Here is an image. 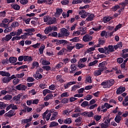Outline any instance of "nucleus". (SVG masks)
<instances>
[{"mask_svg": "<svg viewBox=\"0 0 128 128\" xmlns=\"http://www.w3.org/2000/svg\"><path fill=\"white\" fill-rule=\"evenodd\" d=\"M52 91L48 90V89H45L42 90V94L44 96H46L47 94H52Z\"/></svg>", "mask_w": 128, "mask_h": 128, "instance_id": "cd10ccee", "label": "nucleus"}, {"mask_svg": "<svg viewBox=\"0 0 128 128\" xmlns=\"http://www.w3.org/2000/svg\"><path fill=\"white\" fill-rule=\"evenodd\" d=\"M16 76H17L18 78H24V72H22L20 74H16Z\"/></svg>", "mask_w": 128, "mask_h": 128, "instance_id": "0e129e2a", "label": "nucleus"}, {"mask_svg": "<svg viewBox=\"0 0 128 128\" xmlns=\"http://www.w3.org/2000/svg\"><path fill=\"white\" fill-rule=\"evenodd\" d=\"M59 38H62V36H70V32L68 30L62 28L61 29V32L58 34Z\"/></svg>", "mask_w": 128, "mask_h": 128, "instance_id": "f03ea898", "label": "nucleus"}, {"mask_svg": "<svg viewBox=\"0 0 128 128\" xmlns=\"http://www.w3.org/2000/svg\"><path fill=\"white\" fill-rule=\"evenodd\" d=\"M62 13V9L60 8H57L56 9V12L55 14V16L56 18H58L60 14Z\"/></svg>", "mask_w": 128, "mask_h": 128, "instance_id": "9b49d317", "label": "nucleus"}, {"mask_svg": "<svg viewBox=\"0 0 128 128\" xmlns=\"http://www.w3.org/2000/svg\"><path fill=\"white\" fill-rule=\"evenodd\" d=\"M46 48V46H44V44H42L40 46V47L39 48V52L40 54H44V48Z\"/></svg>", "mask_w": 128, "mask_h": 128, "instance_id": "7c9ffc66", "label": "nucleus"}, {"mask_svg": "<svg viewBox=\"0 0 128 128\" xmlns=\"http://www.w3.org/2000/svg\"><path fill=\"white\" fill-rule=\"evenodd\" d=\"M78 88H80V86L78 85H74L72 88V90L76 91V90H78Z\"/></svg>", "mask_w": 128, "mask_h": 128, "instance_id": "69168bd1", "label": "nucleus"}, {"mask_svg": "<svg viewBox=\"0 0 128 128\" xmlns=\"http://www.w3.org/2000/svg\"><path fill=\"white\" fill-rule=\"evenodd\" d=\"M62 66H64V63L60 62L56 65L55 68H57V70H58V68H62Z\"/></svg>", "mask_w": 128, "mask_h": 128, "instance_id": "c03bdc74", "label": "nucleus"}, {"mask_svg": "<svg viewBox=\"0 0 128 128\" xmlns=\"http://www.w3.org/2000/svg\"><path fill=\"white\" fill-rule=\"evenodd\" d=\"M54 98V94H50L48 95H46V96L44 98V102H48V100H52V98Z\"/></svg>", "mask_w": 128, "mask_h": 128, "instance_id": "4468645a", "label": "nucleus"}, {"mask_svg": "<svg viewBox=\"0 0 128 128\" xmlns=\"http://www.w3.org/2000/svg\"><path fill=\"white\" fill-rule=\"evenodd\" d=\"M33 76L36 78V80H42V75L40 73L36 72L35 74L33 75Z\"/></svg>", "mask_w": 128, "mask_h": 128, "instance_id": "ddd939ff", "label": "nucleus"}, {"mask_svg": "<svg viewBox=\"0 0 128 128\" xmlns=\"http://www.w3.org/2000/svg\"><path fill=\"white\" fill-rule=\"evenodd\" d=\"M121 6H122V10H124V6L128 4V0H125L122 3L120 4Z\"/></svg>", "mask_w": 128, "mask_h": 128, "instance_id": "de8ad7c7", "label": "nucleus"}, {"mask_svg": "<svg viewBox=\"0 0 128 128\" xmlns=\"http://www.w3.org/2000/svg\"><path fill=\"white\" fill-rule=\"evenodd\" d=\"M18 22H14L12 23L11 26L12 28H16V26H18Z\"/></svg>", "mask_w": 128, "mask_h": 128, "instance_id": "338daca9", "label": "nucleus"}, {"mask_svg": "<svg viewBox=\"0 0 128 128\" xmlns=\"http://www.w3.org/2000/svg\"><path fill=\"white\" fill-rule=\"evenodd\" d=\"M0 76H10V74L4 71H0Z\"/></svg>", "mask_w": 128, "mask_h": 128, "instance_id": "412c9836", "label": "nucleus"}, {"mask_svg": "<svg viewBox=\"0 0 128 128\" xmlns=\"http://www.w3.org/2000/svg\"><path fill=\"white\" fill-rule=\"evenodd\" d=\"M32 117H30L29 118L23 119L21 120V123L22 124H28V122H32Z\"/></svg>", "mask_w": 128, "mask_h": 128, "instance_id": "f3484780", "label": "nucleus"}, {"mask_svg": "<svg viewBox=\"0 0 128 128\" xmlns=\"http://www.w3.org/2000/svg\"><path fill=\"white\" fill-rule=\"evenodd\" d=\"M40 64L38 62H34L32 64V66L31 67L32 70H34V68H38Z\"/></svg>", "mask_w": 128, "mask_h": 128, "instance_id": "c85d7f7f", "label": "nucleus"}, {"mask_svg": "<svg viewBox=\"0 0 128 128\" xmlns=\"http://www.w3.org/2000/svg\"><path fill=\"white\" fill-rule=\"evenodd\" d=\"M48 112H49L48 114H52V112H54V109H52L50 110H46L42 115L43 120H46V116L48 114Z\"/></svg>", "mask_w": 128, "mask_h": 128, "instance_id": "1a4fd4ad", "label": "nucleus"}, {"mask_svg": "<svg viewBox=\"0 0 128 128\" xmlns=\"http://www.w3.org/2000/svg\"><path fill=\"white\" fill-rule=\"evenodd\" d=\"M126 90V88L124 87L120 86L117 89L116 93L117 94H122Z\"/></svg>", "mask_w": 128, "mask_h": 128, "instance_id": "9d476101", "label": "nucleus"}, {"mask_svg": "<svg viewBox=\"0 0 128 128\" xmlns=\"http://www.w3.org/2000/svg\"><path fill=\"white\" fill-rule=\"evenodd\" d=\"M114 84V80L111 79L109 80L103 82L101 83V86H103L104 88H110Z\"/></svg>", "mask_w": 128, "mask_h": 128, "instance_id": "f257e3e1", "label": "nucleus"}, {"mask_svg": "<svg viewBox=\"0 0 128 128\" xmlns=\"http://www.w3.org/2000/svg\"><path fill=\"white\" fill-rule=\"evenodd\" d=\"M72 84H76V82H70L67 84H64V88L66 90V88H70V86H72Z\"/></svg>", "mask_w": 128, "mask_h": 128, "instance_id": "2eb2a0df", "label": "nucleus"}, {"mask_svg": "<svg viewBox=\"0 0 128 128\" xmlns=\"http://www.w3.org/2000/svg\"><path fill=\"white\" fill-rule=\"evenodd\" d=\"M28 87L24 84H20L16 86V90H22V91H24Z\"/></svg>", "mask_w": 128, "mask_h": 128, "instance_id": "423d86ee", "label": "nucleus"}, {"mask_svg": "<svg viewBox=\"0 0 128 128\" xmlns=\"http://www.w3.org/2000/svg\"><path fill=\"white\" fill-rule=\"evenodd\" d=\"M54 22H56V18H50L48 22H47L46 24L50 26V24H54Z\"/></svg>", "mask_w": 128, "mask_h": 128, "instance_id": "2f4dec72", "label": "nucleus"}, {"mask_svg": "<svg viewBox=\"0 0 128 128\" xmlns=\"http://www.w3.org/2000/svg\"><path fill=\"white\" fill-rule=\"evenodd\" d=\"M72 119L70 118H66V120L64 121V124H72Z\"/></svg>", "mask_w": 128, "mask_h": 128, "instance_id": "5fc2aeb1", "label": "nucleus"}, {"mask_svg": "<svg viewBox=\"0 0 128 128\" xmlns=\"http://www.w3.org/2000/svg\"><path fill=\"white\" fill-rule=\"evenodd\" d=\"M56 80L59 82H64V80H63L62 78V76L58 75L56 76Z\"/></svg>", "mask_w": 128, "mask_h": 128, "instance_id": "e433bc0d", "label": "nucleus"}, {"mask_svg": "<svg viewBox=\"0 0 128 128\" xmlns=\"http://www.w3.org/2000/svg\"><path fill=\"white\" fill-rule=\"evenodd\" d=\"M10 108L13 110H16L18 108V106L14 104H11L6 107V110H10Z\"/></svg>", "mask_w": 128, "mask_h": 128, "instance_id": "20e7f679", "label": "nucleus"}, {"mask_svg": "<svg viewBox=\"0 0 128 128\" xmlns=\"http://www.w3.org/2000/svg\"><path fill=\"white\" fill-rule=\"evenodd\" d=\"M12 98V95H6L3 98V100H10Z\"/></svg>", "mask_w": 128, "mask_h": 128, "instance_id": "4c0bfd02", "label": "nucleus"}, {"mask_svg": "<svg viewBox=\"0 0 128 128\" xmlns=\"http://www.w3.org/2000/svg\"><path fill=\"white\" fill-rule=\"evenodd\" d=\"M78 56V55H76V54H74L73 55V58H72L70 60L71 64H76V62L78 61L76 60V58Z\"/></svg>", "mask_w": 128, "mask_h": 128, "instance_id": "473e14b6", "label": "nucleus"}, {"mask_svg": "<svg viewBox=\"0 0 128 128\" xmlns=\"http://www.w3.org/2000/svg\"><path fill=\"white\" fill-rule=\"evenodd\" d=\"M16 114L14 112V110H10L8 112L5 114V116H8V118H12V116H14Z\"/></svg>", "mask_w": 128, "mask_h": 128, "instance_id": "dca6fc26", "label": "nucleus"}, {"mask_svg": "<svg viewBox=\"0 0 128 128\" xmlns=\"http://www.w3.org/2000/svg\"><path fill=\"white\" fill-rule=\"evenodd\" d=\"M110 20H112V17L110 16L104 17L103 19L104 22V24H106V22H108Z\"/></svg>", "mask_w": 128, "mask_h": 128, "instance_id": "ea45409f", "label": "nucleus"}, {"mask_svg": "<svg viewBox=\"0 0 128 128\" xmlns=\"http://www.w3.org/2000/svg\"><path fill=\"white\" fill-rule=\"evenodd\" d=\"M102 70L100 69H98V70H96L94 72V76H100L102 74Z\"/></svg>", "mask_w": 128, "mask_h": 128, "instance_id": "bb28decb", "label": "nucleus"}, {"mask_svg": "<svg viewBox=\"0 0 128 128\" xmlns=\"http://www.w3.org/2000/svg\"><path fill=\"white\" fill-rule=\"evenodd\" d=\"M36 36H38V38H40V40H46V36L42 35L40 34H37Z\"/></svg>", "mask_w": 128, "mask_h": 128, "instance_id": "c9c22d12", "label": "nucleus"}, {"mask_svg": "<svg viewBox=\"0 0 128 128\" xmlns=\"http://www.w3.org/2000/svg\"><path fill=\"white\" fill-rule=\"evenodd\" d=\"M6 104L4 103V102H0V110H4L6 108Z\"/></svg>", "mask_w": 128, "mask_h": 128, "instance_id": "a19ab883", "label": "nucleus"}, {"mask_svg": "<svg viewBox=\"0 0 128 128\" xmlns=\"http://www.w3.org/2000/svg\"><path fill=\"white\" fill-rule=\"evenodd\" d=\"M85 84H92V76H88L86 77Z\"/></svg>", "mask_w": 128, "mask_h": 128, "instance_id": "c756f323", "label": "nucleus"}, {"mask_svg": "<svg viewBox=\"0 0 128 128\" xmlns=\"http://www.w3.org/2000/svg\"><path fill=\"white\" fill-rule=\"evenodd\" d=\"M101 118H102L101 115L96 114L94 116V120H96V122H98L99 120H100Z\"/></svg>", "mask_w": 128, "mask_h": 128, "instance_id": "79ce46f5", "label": "nucleus"}, {"mask_svg": "<svg viewBox=\"0 0 128 128\" xmlns=\"http://www.w3.org/2000/svg\"><path fill=\"white\" fill-rule=\"evenodd\" d=\"M42 66H48V64H50V62L46 60H42Z\"/></svg>", "mask_w": 128, "mask_h": 128, "instance_id": "603ef678", "label": "nucleus"}, {"mask_svg": "<svg viewBox=\"0 0 128 128\" xmlns=\"http://www.w3.org/2000/svg\"><path fill=\"white\" fill-rule=\"evenodd\" d=\"M12 8L14 10H19L20 8V6L16 4L13 5Z\"/></svg>", "mask_w": 128, "mask_h": 128, "instance_id": "052dcab7", "label": "nucleus"}, {"mask_svg": "<svg viewBox=\"0 0 128 128\" xmlns=\"http://www.w3.org/2000/svg\"><path fill=\"white\" fill-rule=\"evenodd\" d=\"M44 32L46 34H50V32H52V26H50L46 28Z\"/></svg>", "mask_w": 128, "mask_h": 128, "instance_id": "f704fd0d", "label": "nucleus"}, {"mask_svg": "<svg viewBox=\"0 0 128 128\" xmlns=\"http://www.w3.org/2000/svg\"><path fill=\"white\" fill-rule=\"evenodd\" d=\"M12 40V36L10 34L6 35L4 38H2V42H8V40Z\"/></svg>", "mask_w": 128, "mask_h": 128, "instance_id": "6ab92c4d", "label": "nucleus"}, {"mask_svg": "<svg viewBox=\"0 0 128 128\" xmlns=\"http://www.w3.org/2000/svg\"><path fill=\"white\" fill-rule=\"evenodd\" d=\"M114 120L118 124H120V122L122 120V117L120 116H116L114 118Z\"/></svg>", "mask_w": 128, "mask_h": 128, "instance_id": "58836bf2", "label": "nucleus"}, {"mask_svg": "<svg viewBox=\"0 0 128 128\" xmlns=\"http://www.w3.org/2000/svg\"><path fill=\"white\" fill-rule=\"evenodd\" d=\"M50 16H44V22H46V24H48V22H50Z\"/></svg>", "mask_w": 128, "mask_h": 128, "instance_id": "4d7b16f0", "label": "nucleus"}, {"mask_svg": "<svg viewBox=\"0 0 128 128\" xmlns=\"http://www.w3.org/2000/svg\"><path fill=\"white\" fill-rule=\"evenodd\" d=\"M8 62H8V58L2 60V64H3V66H6V64H8Z\"/></svg>", "mask_w": 128, "mask_h": 128, "instance_id": "8fccbe9b", "label": "nucleus"}, {"mask_svg": "<svg viewBox=\"0 0 128 128\" xmlns=\"http://www.w3.org/2000/svg\"><path fill=\"white\" fill-rule=\"evenodd\" d=\"M78 66L79 68H84L86 66L82 62H81L80 61H78Z\"/></svg>", "mask_w": 128, "mask_h": 128, "instance_id": "37998d69", "label": "nucleus"}, {"mask_svg": "<svg viewBox=\"0 0 128 128\" xmlns=\"http://www.w3.org/2000/svg\"><path fill=\"white\" fill-rule=\"evenodd\" d=\"M20 2L22 4H26L28 2V0H18L17 2Z\"/></svg>", "mask_w": 128, "mask_h": 128, "instance_id": "bf43d9fd", "label": "nucleus"}, {"mask_svg": "<svg viewBox=\"0 0 128 128\" xmlns=\"http://www.w3.org/2000/svg\"><path fill=\"white\" fill-rule=\"evenodd\" d=\"M81 106L83 108H86V106H88V102L87 101H84L82 102V104H81Z\"/></svg>", "mask_w": 128, "mask_h": 128, "instance_id": "e2e57ef3", "label": "nucleus"}, {"mask_svg": "<svg viewBox=\"0 0 128 128\" xmlns=\"http://www.w3.org/2000/svg\"><path fill=\"white\" fill-rule=\"evenodd\" d=\"M58 112H54V114H52V116L50 119V120H56V116H58Z\"/></svg>", "mask_w": 128, "mask_h": 128, "instance_id": "72a5a7b5", "label": "nucleus"}, {"mask_svg": "<svg viewBox=\"0 0 128 128\" xmlns=\"http://www.w3.org/2000/svg\"><path fill=\"white\" fill-rule=\"evenodd\" d=\"M12 30V27H8L6 28L4 30V34H8V32H10Z\"/></svg>", "mask_w": 128, "mask_h": 128, "instance_id": "49530a36", "label": "nucleus"}, {"mask_svg": "<svg viewBox=\"0 0 128 128\" xmlns=\"http://www.w3.org/2000/svg\"><path fill=\"white\" fill-rule=\"evenodd\" d=\"M10 80V76L4 77L2 78V82L4 84H8Z\"/></svg>", "mask_w": 128, "mask_h": 128, "instance_id": "a878e982", "label": "nucleus"}, {"mask_svg": "<svg viewBox=\"0 0 128 128\" xmlns=\"http://www.w3.org/2000/svg\"><path fill=\"white\" fill-rule=\"evenodd\" d=\"M58 125V123L54 122H52L50 124V128H53V126H56Z\"/></svg>", "mask_w": 128, "mask_h": 128, "instance_id": "3c124183", "label": "nucleus"}, {"mask_svg": "<svg viewBox=\"0 0 128 128\" xmlns=\"http://www.w3.org/2000/svg\"><path fill=\"white\" fill-rule=\"evenodd\" d=\"M80 40L78 37H74L73 38L70 40V42H78Z\"/></svg>", "mask_w": 128, "mask_h": 128, "instance_id": "6e6d98bb", "label": "nucleus"}, {"mask_svg": "<svg viewBox=\"0 0 128 128\" xmlns=\"http://www.w3.org/2000/svg\"><path fill=\"white\" fill-rule=\"evenodd\" d=\"M24 62H32V56H24Z\"/></svg>", "mask_w": 128, "mask_h": 128, "instance_id": "5701e85b", "label": "nucleus"}, {"mask_svg": "<svg viewBox=\"0 0 128 128\" xmlns=\"http://www.w3.org/2000/svg\"><path fill=\"white\" fill-rule=\"evenodd\" d=\"M24 32H28V34H29V35L32 36V32H36V30L34 28H30L25 29Z\"/></svg>", "mask_w": 128, "mask_h": 128, "instance_id": "f8f14e48", "label": "nucleus"}, {"mask_svg": "<svg viewBox=\"0 0 128 128\" xmlns=\"http://www.w3.org/2000/svg\"><path fill=\"white\" fill-rule=\"evenodd\" d=\"M92 40V36L90 34H86L83 36L82 40L84 42H90Z\"/></svg>", "mask_w": 128, "mask_h": 128, "instance_id": "0eeeda50", "label": "nucleus"}, {"mask_svg": "<svg viewBox=\"0 0 128 128\" xmlns=\"http://www.w3.org/2000/svg\"><path fill=\"white\" fill-rule=\"evenodd\" d=\"M70 68V74H74V70H76V66L74 64H72Z\"/></svg>", "mask_w": 128, "mask_h": 128, "instance_id": "a211bd4d", "label": "nucleus"}, {"mask_svg": "<svg viewBox=\"0 0 128 128\" xmlns=\"http://www.w3.org/2000/svg\"><path fill=\"white\" fill-rule=\"evenodd\" d=\"M110 51L108 48V47H104V54H110Z\"/></svg>", "mask_w": 128, "mask_h": 128, "instance_id": "13d9d810", "label": "nucleus"}, {"mask_svg": "<svg viewBox=\"0 0 128 128\" xmlns=\"http://www.w3.org/2000/svg\"><path fill=\"white\" fill-rule=\"evenodd\" d=\"M74 46L72 45V44H69L67 45V50L69 52H72V50H74Z\"/></svg>", "mask_w": 128, "mask_h": 128, "instance_id": "aec40b11", "label": "nucleus"}, {"mask_svg": "<svg viewBox=\"0 0 128 128\" xmlns=\"http://www.w3.org/2000/svg\"><path fill=\"white\" fill-rule=\"evenodd\" d=\"M80 34V30H78L76 32H74L72 34L73 36H78Z\"/></svg>", "mask_w": 128, "mask_h": 128, "instance_id": "864d4df0", "label": "nucleus"}, {"mask_svg": "<svg viewBox=\"0 0 128 128\" xmlns=\"http://www.w3.org/2000/svg\"><path fill=\"white\" fill-rule=\"evenodd\" d=\"M79 14L82 18H86L88 16V13L84 10H82L79 12Z\"/></svg>", "mask_w": 128, "mask_h": 128, "instance_id": "6e6552de", "label": "nucleus"}, {"mask_svg": "<svg viewBox=\"0 0 128 128\" xmlns=\"http://www.w3.org/2000/svg\"><path fill=\"white\" fill-rule=\"evenodd\" d=\"M8 62H10V64H14V62H16V60H18V58L16 57L11 56L8 60Z\"/></svg>", "mask_w": 128, "mask_h": 128, "instance_id": "4be33fe9", "label": "nucleus"}, {"mask_svg": "<svg viewBox=\"0 0 128 128\" xmlns=\"http://www.w3.org/2000/svg\"><path fill=\"white\" fill-rule=\"evenodd\" d=\"M100 36H106H106H108V32H106V30H103L101 32Z\"/></svg>", "mask_w": 128, "mask_h": 128, "instance_id": "774afa93", "label": "nucleus"}, {"mask_svg": "<svg viewBox=\"0 0 128 128\" xmlns=\"http://www.w3.org/2000/svg\"><path fill=\"white\" fill-rule=\"evenodd\" d=\"M98 44L96 46L97 48H100V46H102L106 42V41H104V40L100 38L98 39Z\"/></svg>", "mask_w": 128, "mask_h": 128, "instance_id": "b1692460", "label": "nucleus"}, {"mask_svg": "<svg viewBox=\"0 0 128 128\" xmlns=\"http://www.w3.org/2000/svg\"><path fill=\"white\" fill-rule=\"evenodd\" d=\"M20 96H22V94H18V95L13 97L12 100L16 104H20Z\"/></svg>", "mask_w": 128, "mask_h": 128, "instance_id": "7ed1b4c3", "label": "nucleus"}, {"mask_svg": "<svg viewBox=\"0 0 128 128\" xmlns=\"http://www.w3.org/2000/svg\"><path fill=\"white\" fill-rule=\"evenodd\" d=\"M20 82V79L18 78H16L13 80L12 83L14 84V86H16V84H18Z\"/></svg>", "mask_w": 128, "mask_h": 128, "instance_id": "09e8293b", "label": "nucleus"}, {"mask_svg": "<svg viewBox=\"0 0 128 128\" xmlns=\"http://www.w3.org/2000/svg\"><path fill=\"white\" fill-rule=\"evenodd\" d=\"M106 62H103L101 63H100L98 66L99 68L98 70H100L102 72L104 70H106Z\"/></svg>", "mask_w": 128, "mask_h": 128, "instance_id": "39448f33", "label": "nucleus"}, {"mask_svg": "<svg viewBox=\"0 0 128 128\" xmlns=\"http://www.w3.org/2000/svg\"><path fill=\"white\" fill-rule=\"evenodd\" d=\"M122 48V42L118 43L116 45L114 46L115 50H118V48Z\"/></svg>", "mask_w": 128, "mask_h": 128, "instance_id": "a18cd8bd", "label": "nucleus"}, {"mask_svg": "<svg viewBox=\"0 0 128 128\" xmlns=\"http://www.w3.org/2000/svg\"><path fill=\"white\" fill-rule=\"evenodd\" d=\"M31 46H32V48H38L40 46V43H36V44L32 45Z\"/></svg>", "mask_w": 128, "mask_h": 128, "instance_id": "680f3d73", "label": "nucleus"}, {"mask_svg": "<svg viewBox=\"0 0 128 128\" xmlns=\"http://www.w3.org/2000/svg\"><path fill=\"white\" fill-rule=\"evenodd\" d=\"M94 18V14H90L88 16V17L86 20V22H92V20H93Z\"/></svg>", "mask_w": 128, "mask_h": 128, "instance_id": "393cba45", "label": "nucleus"}]
</instances>
